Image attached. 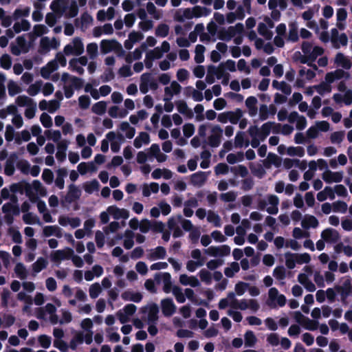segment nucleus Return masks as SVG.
<instances>
[{"label":"nucleus","instance_id":"obj_1","mask_svg":"<svg viewBox=\"0 0 352 352\" xmlns=\"http://www.w3.org/2000/svg\"><path fill=\"white\" fill-rule=\"evenodd\" d=\"M301 50L303 56L300 58V62L308 65H311L317 58L322 56L324 52L323 47L314 45L311 43L307 41L302 43Z\"/></svg>","mask_w":352,"mask_h":352},{"label":"nucleus","instance_id":"obj_2","mask_svg":"<svg viewBox=\"0 0 352 352\" xmlns=\"http://www.w3.org/2000/svg\"><path fill=\"white\" fill-rule=\"evenodd\" d=\"M56 311V307L52 303H47L45 307L36 309L34 315L38 319L49 320L52 324H56L58 322Z\"/></svg>","mask_w":352,"mask_h":352},{"label":"nucleus","instance_id":"obj_3","mask_svg":"<svg viewBox=\"0 0 352 352\" xmlns=\"http://www.w3.org/2000/svg\"><path fill=\"white\" fill-rule=\"evenodd\" d=\"M285 265L289 270L294 269L296 265L307 264L311 261V256L308 253H292L286 252L285 254Z\"/></svg>","mask_w":352,"mask_h":352},{"label":"nucleus","instance_id":"obj_4","mask_svg":"<svg viewBox=\"0 0 352 352\" xmlns=\"http://www.w3.org/2000/svg\"><path fill=\"white\" fill-rule=\"evenodd\" d=\"M285 296L280 294L276 287H271L267 292L266 305L271 309L283 307L286 304Z\"/></svg>","mask_w":352,"mask_h":352},{"label":"nucleus","instance_id":"obj_5","mask_svg":"<svg viewBox=\"0 0 352 352\" xmlns=\"http://www.w3.org/2000/svg\"><path fill=\"white\" fill-rule=\"evenodd\" d=\"M61 81L63 83L65 97L71 98L74 94V89L81 86L82 82L80 78L72 76L67 73H63L61 76Z\"/></svg>","mask_w":352,"mask_h":352},{"label":"nucleus","instance_id":"obj_6","mask_svg":"<svg viewBox=\"0 0 352 352\" xmlns=\"http://www.w3.org/2000/svg\"><path fill=\"white\" fill-rule=\"evenodd\" d=\"M279 199L276 195H267L258 201V208L271 214L278 212Z\"/></svg>","mask_w":352,"mask_h":352},{"label":"nucleus","instance_id":"obj_7","mask_svg":"<svg viewBox=\"0 0 352 352\" xmlns=\"http://www.w3.org/2000/svg\"><path fill=\"white\" fill-rule=\"evenodd\" d=\"M25 193L30 200L34 202L37 200L38 196L46 195V190L39 181L34 180L32 184H26Z\"/></svg>","mask_w":352,"mask_h":352},{"label":"nucleus","instance_id":"obj_8","mask_svg":"<svg viewBox=\"0 0 352 352\" xmlns=\"http://www.w3.org/2000/svg\"><path fill=\"white\" fill-rule=\"evenodd\" d=\"M84 52V45L80 38L75 37L63 49L65 55L79 56Z\"/></svg>","mask_w":352,"mask_h":352},{"label":"nucleus","instance_id":"obj_9","mask_svg":"<svg viewBox=\"0 0 352 352\" xmlns=\"http://www.w3.org/2000/svg\"><path fill=\"white\" fill-rule=\"evenodd\" d=\"M60 45V42L54 37L48 36L42 37L39 43V52L41 54H45L52 50H56Z\"/></svg>","mask_w":352,"mask_h":352},{"label":"nucleus","instance_id":"obj_10","mask_svg":"<svg viewBox=\"0 0 352 352\" xmlns=\"http://www.w3.org/2000/svg\"><path fill=\"white\" fill-rule=\"evenodd\" d=\"M244 27L242 23H237L234 26H230L226 30L220 32L219 38L223 41H230L238 34H243Z\"/></svg>","mask_w":352,"mask_h":352},{"label":"nucleus","instance_id":"obj_11","mask_svg":"<svg viewBox=\"0 0 352 352\" xmlns=\"http://www.w3.org/2000/svg\"><path fill=\"white\" fill-rule=\"evenodd\" d=\"M304 273H300L298 276V282L304 286V287L309 292H314L316 286L309 279V276L312 274V269L309 266H305L303 269Z\"/></svg>","mask_w":352,"mask_h":352},{"label":"nucleus","instance_id":"obj_12","mask_svg":"<svg viewBox=\"0 0 352 352\" xmlns=\"http://www.w3.org/2000/svg\"><path fill=\"white\" fill-rule=\"evenodd\" d=\"M331 42L334 48L339 49L341 46L347 45L348 37L346 34H339L336 28H333L331 30Z\"/></svg>","mask_w":352,"mask_h":352},{"label":"nucleus","instance_id":"obj_13","mask_svg":"<svg viewBox=\"0 0 352 352\" xmlns=\"http://www.w3.org/2000/svg\"><path fill=\"white\" fill-rule=\"evenodd\" d=\"M100 50L104 54L110 52L119 53L122 50V47L116 40H102L100 42Z\"/></svg>","mask_w":352,"mask_h":352},{"label":"nucleus","instance_id":"obj_14","mask_svg":"<svg viewBox=\"0 0 352 352\" xmlns=\"http://www.w3.org/2000/svg\"><path fill=\"white\" fill-rule=\"evenodd\" d=\"M236 304V309L240 310H246L250 309L253 312H256L259 308L260 305L258 303L257 300L255 299L250 298H243L241 300H237L235 302Z\"/></svg>","mask_w":352,"mask_h":352},{"label":"nucleus","instance_id":"obj_15","mask_svg":"<svg viewBox=\"0 0 352 352\" xmlns=\"http://www.w3.org/2000/svg\"><path fill=\"white\" fill-rule=\"evenodd\" d=\"M30 45L28 44L25 36H20L16 39L15 44L11 45V52L13 54L18 56L21 53H26L28 52Z\"/></svg>","mask_w":352,"mask_h":352},{"label":"nucleus","instance_id":"obj_16","mask_svg":"<svg viewBox=\"0 0 352 352\" xmlns=\"http://www.w3.org/2000/svg\"><path fill=\"white\" fill-rule=\"evenodd\" d=\"M351 77L349 72L344 71L341 69H337L335 71L328 72L324 77V80L331 85L334 82L344 79H349Z\"/></svg>","mask_w":352,"mask_h":352},{"label":"nucleus","instance_id":"obj_17","mask_svg":"<svg viewBox=\"0 0 352 352\" xmlns=\"http://www.w3.org/2000/svg\"><path fill=\"white\" fill-rule=\"evenodd\" d=\"M74 253V250L69 248L54 251L50 254L52 261L59 264L62 261L69 259Z\"/></svg>","mask_w":352,"mask_h":352},{"label":"nucleus","instance_id":"obj_18","mask_svg":"<svg viewBox=\"0 0 352 352\" xmlns=\"http://www.w3.org/2000/svg\"><path fill=\"white\" fill-rule=\"evenodd\" d=\"M106 138L111 143V151L113 153H118L120 151V146L124 141L123 134L116 133L113 131H111L106 135Z\"/></svg>","mask_w":352,"mask_h":352},{"label":"nucleus","instance_id":"obj_19","mask_svg":"<svg viewBox=\"0 0 352 352\" xmlns=\"http://www.w3.org/2000/svg\"><path fill=\"white\" fill-rule=\"evenodd\" d=\"M137 307L133 304L126 305L123 309L119 310L117 316L122 324L130 320L131 317L135 312Z\"/></svg>","mask_w":352,"mask_h":352},{"label":"nucleus","instance_id":"obj_20","mask_svg":"<svg viewBox=\"0 0 352 352\" xmlns=\"http://www.w3.org/2000/svg\"><path fill=\"white\" fill-rule=\"evenodd\" d=\"M204 253L210 256H226L230 254V248L229 246L223 245L220 246H210L204 250Z\"/></svg>","mask_w":352,"mask_h":352},{"label":"nucleus","instance_id":"obj_21","mask_svg":"<svg viewBox=\"0 0 352 352\" xmlns=\"http://www.w3.org/2000/svg\"><path fill=\"white\" fill-rule=\"evenodd\" d=\"M344 177V173L342 171H331L329 169L325 170L322 173V179L327 184L339 183L342 182Z\"/></svg>","mask_w":352,"mask_h":352},{"label":"nucleus","instance_id":"obj_22","mask_svg":"<svg viewBox=\"0 0 352 352\" xmlns=\"http://www.w3.org/2000/svg\"><path fill=\"white\" fill-rule=\"evenodd\" d=\"M143 312L146 314L147 323H157L159 313V307L157 304H148L143 308Z\"/></svg>","mask_w":352,"mask_h":352},{"label":"nucleus","instance_id":"obj_23","mask_svg":"<svg viewBox=\"0 0 352 352\" xmlns=\"http://www.w3.org/2000/svg\"><path fill=\"white\" fill-rule=\"evenodd\" d=\"M87 58L86 56H80L78 58H73L69 63V69L78 74L84 73L83 67L87 64Z\"/></svg>","mask_w":352,"mask_h":352},{"label":"nucleus","instance_id":"obj_24","mask_svg":"<svg viewBox=\"0 0 352 352\" xmlns=\"http://www.w3.org/2000/svg\"><path fill=\"white\" fill-rule=\"evenodd\" d=\"M223 134L222 129L218 126H214L211 129L210 135L208 138V143L211 146L217 147L221 141Z\"/></svg>","mask_w":352,"mask_h":352},{"label":"nucleus","instance_id":"obj_25","mask_svg":"<svg viewBox=\"0 0 352 352\" xmlns=\"http://www.w3.org/2000/svg\"><path fill=\"white\" fill-rule=\"evenodd\" d=\"M320 236L323 240L329 243H336L340 237L338 232L331 228H328L322 230Z\"/></svg>","mask_w":352,"mask_h":352},{"label":"nucleus","instance_id":"obj_26","mask_svg":"<svg viewBox=\"0 0 352 352\" xmlns=\"http://www.w3.org/2000/svg\"><path fill=\"white\" fill-rule=\"evenodd\" d=\"M163 52L160 47H157L152 50L148 51L146 54L145 65L146 68L150 69L153 66V61L160 59L163 56Z\"/></svg>","mask_w":352,"mask_h":352},{"label":"nucleus","instance_id":"obj_27","mask_svg":"<svg viewBox=\"0 0 352 352\" xmlns=\"http://www.w3.org/2000/svg\"><path fill=\"white\" fill-rule=\"evenodd\" d=\"M67 4L68 0H54L50 5V8L58 17H60L65 14Z\"/></svg>","mask_w":352,"mask_h":352},{"label":"nucleus","instance_id":"obj_28","mask_svg":"<svg viewBox=\"0 0 352 352\" xmlns=\"http://www.w3.org/2000/svg\"><path fill=\"white\" fill-rule=\"evenodd\" d=\"M181 86L176 82H172L170 85L166 86L164 89V100H171L174 96L179 94Z\"/></svg>","mask_w":352,"mask_h":352},{"label":"nucleus","instance_id":"obj_29","mask_svg":"<svg viewBox=\"0 0 352 352\" xmlns=\"http://www.w3.org/2000/svg\"><path fill=\"white\" fill-rule=\"evenodd\" d=\"M150 158H155L158 162L162 163L167 160V155L161 152L160 146L153 144L148 150Z\"/></svg>","mask_w":352,"mask_h":352},{"label":"nucleus","instance_id":"obj_30","mask_svg":"<svg viewBox=\"0 0 352 352\" xmlns=\"http://www.w3.org/2000/svg\"><path fill=\"white\" fill-rule=\"evenodd\" d=\"M248 131L250 137L252 138L251 145L253 148L258 147L260 142L265 139L262 138L263 133L256 126L250 127Z\"/></svg>","mask_w":352,"mask_h":352},{"label":"nucleus","instance_id":"obj_31","mask_svg":"<svg viewBox=\"0 0 352 352\" xmlns=\"http://www.w3.org/2000/svg\"><path fill=\"white\" fill-rule=\"evenodd\" d=\"M288 121L290 123H295L296 127L298 130L304 129L307 126L306 118L300 116L297 112H292L288 116Z\"/></svg>","mask_w":352,"mask_h":352},{"label":"nucleus","instance_id":"obj_32","mask_svg":"<svg viewBox=\"0 0 352 352\" xmlns=\"http://www.w3.org/2000/svg\"><path fill=\"white\" fill-rule=\"evenodd\" d=\"M107 211L110 215L115 219H126L129 217V211L124 208H119L114 206L107 208Z\"/></svg>","mask_w":352,"mask_h":352},{"label":"nucleus","instance_id":"obj_33","mask_svg":"<svg viewBox=\"0 0 352 352\" xmlns=\"http://www.w3.org/2000/svg\"><path fill=\"white\" fill-rule=\"evenodd\" d=\"M166 255V249L162 246L147 250V258L150 261L163 259Z\"/></svg>","mask_w":352,"mask_h":352},{"label":"nucleus","instance_id":"obj_34","mask_svg":"<svg viewBox=\"0 0 352 352\" xmlns=\"http://www.w3.org/2000/svg\"><path fill=\"white\" fill-rule=\"evenodd\" d=\"M333 98L338 104H344L348 106L351 105L352 104V91L335 94Z\"/></svg>","mask_w":352,"mask_h":352},{"label":"nucleus","instance_id":"obj_35","mask_svg":"<svg viewBox=\"0 0 352 352\" xmlns=\"http://www.w3.org/2000/svg\"><path fill=\"white\" fill-rule=\"evenodd\" d=\"M69 143V141L67 140H62L61 142L56 144L57 151L56 153V157L58 161L62 162L66 159V153Z\"/></svg>","mask_w":352,"mask_h":352},{"label":"nucleus","instance_id":"obj_36","mask_svg":"<svg viewBox=\"0 0 352 352\" xmlns=\"http://www.w3.org/2000/svg\"><path fill=\"white\" fill-rule=\"evenodd\" d=\"M161 307L163 314L167 317L171 316L176 311V306L170 298L163 299L161 301Z\"/></svg>","mask_w":352,"mask_h":352},{"label":"nucleus","instance_id":"obj_37","mask_svg":"<svg viewBox=\"0 0 352 352\" xmlns=\"http://www.w3.org/2000/svg\"><path fill=\"white\" fill-rule=\"evenodd\" d=\"M333 62L336 66L342 67L344 69H349L351 67L350 58L341 52L336 54Z\"/></svg>","mask_w":352,"mask_h":352},{"label":"nucleus","instance_id":"obj_38","mask_svg":"<svg viewBox=\"0 0 352 352\" xmlns=\"http://www.w3.org/2000/svg\"><path fill=\"white\" fill-rule=\"evenodd\" d=\"M58 223L63 226H70L76 228L80 225V219L78 217H69L68 216H60L58 219Z\"/></svg>","mask_w":352,"mask_h":352},{"label":"nucleus","instance_id":"obj_39","mask_svg":"<svg viewBox=\"0 0 352 352\" xmlns=\"http://www.w3.org/2000/svg\"><path fill=\"white\" fill-rule=\"evenodd\" d=\"M236 298L234 292L228 294L227 297L220 300L218 307L220 309H224L227 307H230L232 309H236Z\"/></svg>","mask_w":352,"mask_h":352},{"label":"nucleus","instance_id":"obj_40","mask_svg":"<svg viewBox=\"0 0 352 352\" xmlns=\"http://www.w3.org/2000/svg\"><path fill=\"white\" fill-rule=\"evenodd\" d=\"M179 283L184 286H190L192 287H198L201 285L199 280L195 276H188L187 274H181L179 276Z\"/></svg>","mask_w":352,"mask_h":352},{"label":"nucleus","instance_id":"obj_41","mask_svg":"<svg viewBox=\"0 0 352 352\" xmlns=\"http://www.w3.org/2000/svg\"><path fill=\"white\" fill-rule=\"evenodd\" d=\"M319 225L318 220L313 215L305 214L301 221V226L305 230L316 228Z\"/></svg>","mask_w":352,"mask_h":352},{"label":"nucleus","instance_id":"obj_42","mask_svg":"<svg viewBox=\"0 0 352 352\" xmlns=\"http://www.w3.org/2000/svg\"><path fill=\"white\" fill-rule=\"evenodd\" d=\"M276 111V107L273 104H271L269 107L265 104H263L259 109V118L261 120H265L270 116H274Z\"/></svg>","mask_w":352,"mask_h":352},{"label":"nucleus","instance_id":"obj_43","mask_svg":"<svg viewBox=\"0 0 352 352\" xmlns=\"http://www.w3.org/2000/svg\"><path fill=\"white\" fill-rule=\"evenodd\" d=\"M58 65L55 60L50 61L45 66L43 67L41 69V75L45 79H49L51 74L57 70Z\"/></svg>","mask_w":352,"mask_h":352},{"label":"nucleus","instance_id":"obj_44","mask_svg":"<svg viewBox=\"0 0 352 352\" xmlns=\"http://www.w3.org/2000/svg\"><path fill=\"white\" fill-rule=\"evenodd\" d=\"M43 234L46 237L54 236L57 238H61L63 236L62 230L58 226H45L43 228Z\"/></svg>","mask_w":352,"mask_h":352},{"label":"nucleus","instance_id":"obj_45","mask_svg":"<svg viewBox=\"0 0 352 352\" xmlns=\"http://www.w3.org/2000/svg\"><path fill=\"white\" fill-rule=\"evenodd\" d=\"M192 19L190 8L179 9L174 14V20L178 22H184L186 20Z\"/></svg>","mask_w":352,"mask_h":352},{"label":"nucleus","instance_id":"obj_46","mask_svg":"<svg viewBox=\"0 0 352 352\" xmlns=\"http://www.w3.org/2000/svg\"><path fill=\"white\" fill-rule=\"evenodd\" d=\"M312 69L302 67L299 71V75L301 78L307 80H311L316 76L315 71L318 70V66L312 63L310 65Z\"/></svg>","mask_w":352,"mask_h":352},{"label":"nucleus","instance_id":"obj_47","mask_svg":"<svg viewBox=\"0 0 352 352\" xmlns=\"http://www.w3.org/2000/svg\"><path fill=\"white\" fill-rule=\"evenodd\" d=\"M93 18L90 14L84 13L80 19L77 20V23L80 28L82 31H85L93 25Z\"/></svg>","mask_w":352,"mask_h":352},{"label":"nucleus","instance_id":"obj_48","mask_svg":"<svg viewBox=\"0 0 352 352\" xmlns=\"http://www.w3.org/2000/svg\"><path fill=\"white\" fill-rule=\"evenodd\" d=\"M181 221H182V217L179 215L171 217L168 221L169 229L174 230L173 236L175 237H178L180 235L178 225L181 224Z\"/></svg>","mask_w":352,"mask_h":352},{"label":"nucleus","instance_id":"obj_49","mask_svg":"<svg viewBox=\"0 0 352 352\" xmlns=\"http://www.w3.org/2000/svg\"><path fill=\"white\" fill-rule=\"evenodd\" d=\"M121 297L125 301H133L134 302H139L142 299V296L140 293L131 290H126L122 294Z\"/></svg>","mask_w":352,"mask_h":352},{"label":"nucleus","instance_id":"obj_50","mask_svg":"<svg viewBox=\"0 0 352 352\" xmlns=\"http://www.w3.org/2000/svg\"><path fill=\"white\" fill-rule=\"evenodd\" d=\"M347 17V12L344 8H339L336 11V25L338 29L343 30L346 28L345 21Z\"/></svg>","mask_w":352,"mask_h":352},{"label":"nucleus","instance_id":"obj_51","mask_svg":"<svg viewBox=\"0 0 352 352\" xmlns=\"http://www.w3.org/2000/svg\"><path fill=\"white\" fill-rule=\"evenodd\" d=\"M37 208L38 212L42 214L43 219L46 223H52L54 219L50 212L47 210L46 204L43 201L38 200L37 201Z\"/></svg>","mask_w":352,"mask_h":352},{"label":"nucleus","instance_id":"obj_52","mask_svg":"<svg viewBox=\"0 0 352 352\" xmlns=\"http://www.w3.org/2000/svg\"><path fill=\"white\" fill-rule=\"evenodd\" d=\"M48 265V261L43 257H39L37 260L32 265V270L34 276H36L38 273L45 269Z\"/></svg>","mask_w":352,"mask_h":352},{"label":"nucleus","instance_id":"obj_53","mask_svg":"<svg viewBox=\"0 0 352 352\" xmlns=\"http://www.w3.org/2000/svg\"><path fill=\"white\" fill-rule=\"evenodd\" d=\"M327 199L330 200L335 199L334 192H333V188L331 186H326L317 194V199L319 201H324Z\"/></svg>","mask_w":352,"mask_h":352},{"label":"nucleus","instance_id":"obj_54","mask_svg":"<svg viewBox=\"0 0 352 352\" xmlns=\"http://www.w3.org/2000/svg\"><path fill=\"white\" fill-rule=\"evenodd\" d=\"M150 142V136L146 132H141L135 138L133 145L135 148H140L144 145Z\"/></svg>","mask_w":352,"mask_h":352},{"label":"nucleus","instance_id":"obj_55","mask_svg":"<svg viewBox=\"0 0 352 352\" xmlns=\"http://www.w3.org/2000/svg\"><path fill=\"white\" fill-rule=\"evenodd\" d=\"M120 131L123 133L126 138L131 139L135 133V128L132 127L127 122H122L119 126Z\"/></svg>","mask_w":352,"mask_h":352},{"label":"nucleus","instance_id":"obj_56","mask_svg":"<svg viewBox=\"0 0 352 352\" xmlns=\"http://www.w3.org/2000/svg\"><path fill=\"white\" fill-rule=\"evenodd\" d=\"M151 176L153 179H157L163 177L165 179H169L172 177V172L166 168H156L151 173Z\"/></svg>","mask_w":352,"mask_h":352},{"label":"nucleus","instance_id":"obj_57","mask_svg":"<svg viewBox=\"0 0 352 352\" xmlns=\"http://www.w3.org/2000/svg\"><path fill=\"white\" fill-rule=\"evenodd\" d=\"M17 156L16 154H12L10 156V157L7 160L4 168V173L8 176H11L14 174L15 168H14V162L16 160Z\"/></svg>","mask_w":352,"mask_h":352},{"label":"nucleus","instance_id":"obj_58","mask_svg":"<svg viewBox=\"0 0 352 352\" xmlns=\"http://www.w3.org/2000/svg\"><path fill=\"white\" fill-rule=\"evenodd\" d=\"M191 9L192 18H199L201 16H206L210 14V10L206 8L201 6H195Z\"/></svg>","mask_w":352,"mask_h":352},{"label":"nucleus","instance_id":"obj_59","mask_svg":"<svg viewBox=\"0 0 352 352\" xmlns=\"http://www.w3.org/2000/svg\"><path fill=\"white\" fill-rule=\"evenodd\" d=\"M115 14L114 8L109 7L107 11L99 10L97 14V19L99 21L111 20L113 18Z\"/></svg>","mask_w":352,"mask_h":352},{"label":"nucleus","instance_id":"obj_60","mask_svg":"<svg viewBox=\"0 0 352 352\" xmlns=\"http://www.w3.org/2000/svg\"><path fill=\"white\" fill-rule=\"evenodd\" d=\"M78 12L77 3L75 0H68V4L67 6V12H65V16L67 17H74Z\"/></svg>","mask_w":352,"mask_h":352},{"label":"nucleus","instance_id":"obj_61","mask_svg":"<svg viewBox=\"0 0 352 352\" xmlns=\"http://www.w3.org/2000/svg\"><path fill=\"white\" fill-rule=\"evenodd\" d=\"M334 250L337 254L344 253L347 256H352V247L343 243H338L334 246Z\"/></svg>","mask_w":352,"mask_h":352},{"label":"nucleus","instance_id":"obj_62","mask_svg":"<svg viewBox=\"0 0 352 352\" xmlns=\"http://www.w3.org/2000/svg\"><path fill=\"white\" fill-rule=\"evenodd\" d=\"M30 28V23L25 19H22L14 23L13 29L15 33L18 34L22 31H28Z\"/></svg>","mask_w":352,"mask_h":352},{"label":"nucleus","instance_id":"obj_63","mask_svg":"<svg viewBox=\"0 0 352 352\" xmlns=\"http://www.w3.org/2000/svg\"><path fill=\"white\" fill-rule=\"evenodd\" d=\"M109 114L112 118H122L127 116L128 111L122 109L118 106H113L109 109Z\"/></svg>","mask_w":352,"mask_h":352},{"label":"nucleus","instance_id":"obj_64","mask_svg":"<svg viewBox=\"0 0 352 352\" xmlns=\"http://www.w3.org/2000/svg\"><path fill=\"white\" fill-rule=\"evenodd\" d=\"M140 89L142 93L146 94L151 85V75L149 74H143L140 78Z\"/></svg>","mask_w":352,"mask_h":352}]
</instances>
